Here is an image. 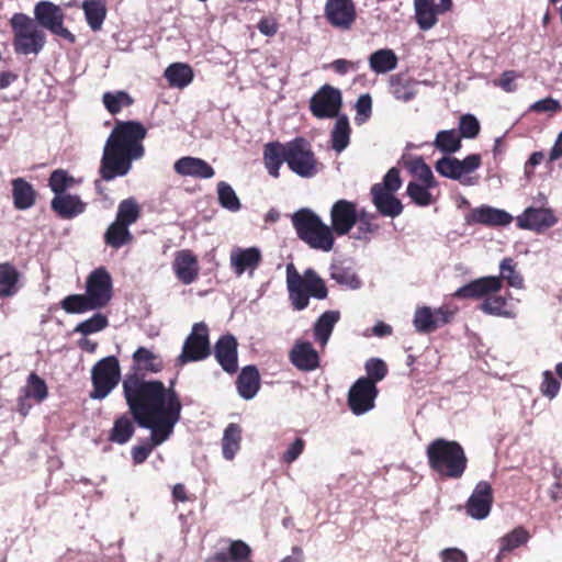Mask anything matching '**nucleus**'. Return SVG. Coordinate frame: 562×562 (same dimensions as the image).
<instances>
[{
	"label": "nucleus",
	"instance_id": "50",
	"mask_svg": "<svg viewBox=\"0 0 562 562\" xmlns=\"http://www.w3.org/2000/svg\"><path fill=\"white\" fill-rule=\"evenodd\" d=\"M61 308L69 314H81L97 310L86 294H71L60 302Z\"/></svg>",
	"mask_w": 562,
	"mask_h": 562
},
{
	"label": "nucleus",
	"instance_id": "20",
	"mask_svg": "<svg viewBox=\"0 0 562 562\" xmlns=\"http://www.w3.org/2000/svg\"><path fill=\"white\" fill-rule=\"evenodd\" d=\"M493 503V490L488 482L480 481L470 495L465 509L467 514L477 520L488 516Z\"/></svg>",
	"mask_w": 562,
	"mask_h": 562
},
{
	"label": "nucleus",
	"instance_id": "13",
	"mask_svg": "<svg viewBox=\"0 0 562 562\" xmlns=\"http://www.w3.org/2000/svg\"><path fill=\"white\" fill-rule=\"evenodd\" d=\"M86 295L97 310L104 307L111 301L112 278L105 268H97L88 276Z\"/></svg>",
	"mask_w": 562,
	"mask_h": 562
},
{
	"label": "nucleus",
	"instance_id": "58",
	"mask_svg": "<svg viewBox=\"0 0 562 562\" xmlns=\"http://www.w3.org/2000/svg\"><path fill=\"white\" fill-rule=\"evenodd\" d=\"M429 189L430 188H427L426 184L422 186L416 182H409L407 186V194L416 205L428 206L432 203Z\"/></svg>",
	"mask_w": 562,
	"mask_h": 562
},
{
	"label": "nucleus",
	"instance_id": "27",
	"mask_svg": "<svg viewBox=\"0 0 562 562\" xmlns=\"http://www.w3.org/2000/svg\"><path fill=\"white\" fill-rule=\"evenodd\" d=\"M175 171L183 177L210 179L214 176L213 167L205 160L196 157H182L175 162Z\"/></svg>",
	"mask_w": 562,
	"mask_h": 562
},
{
	"label": "nucleus",
	"instance_id": "51",
	"mask_svg": "<svg viewBox=\"0 0 562 562\" xmlns=\"http://www.w3.org/2000/svg\"><path fill=\"white\" fill-rule=\"evenodd\" d=\"M217 198L220 205L231 212H237L241 207L236 192L232 186L225 181H220L217 183Z\"/></svg>",
	"mask_w": 562,
	"mask_h": 562
},
{
	"label": "nucleus",
	"instance_id": "10",
	"mask_svg": "<svg viewBox=\"0 0 562 562\" xmlns=\"http://www.w3.org/2000/svg\"><path fill=\"white\" fill-rule=\"evenodd\" d=\"M211 355L209 327L204 322L195 323L191 333L184 339L177 366H184L206 359Z\"/></svg>",
	"mask_w": 562,
	"mask_h": 562
},
{
	"label": "nucleus",
	"instance_id": "11",
	"mask_svg": "<svg viewBox=\"0 0 562 562\" xmlns=\"http://www.w3.org/2000/svg\"><path fill=\"white\" fill-rule=\"evenodd\" d=\"M342 105V97L339 89L324 85L310 100L312 114L317 119L338 117Z\"/></svg>",
	"mask_w": 562,
	"mask_h": 562
},
{
	"label": "nucleus",
	"instance_id": "16",
	"mask_svg": "<svg viewBox=\"0 0 562 562\" xmlns=\"http://www.w3.org/2000/svg\"><path fill=\"white\" fill-rule=\"evenodd\" d=\"M378 389L374 381L358 379L348 393V405L355 415H362L374 407Z\"/></svg>",
	"mask_w": 562,
	"mask_h": 562
},
{
	"label": "nucleus",
	"instance_id": "60",
	"mask_svg": "<svg viewBox=\"0 0 562 562\" xmlns=\"http://www.w3.org/2000/svg\"><path fill=\"white\" fill-rule=\"evenodd\" d=\"M366 371L368 380L374 381V384L383 380L387 373V367L383 360L379 358H371L366 362Z\"/></svg>",
	"mask_w": 562,
	"mask_h": 562
},
{
	"label": "nucleus",
	"instance_id": "52",
	"mask_svg": "<svg viewBox=\"0 0 562 562\" xmlns=\"http://www.w3.org/2000/svg\"><path fill=\"white\" fill-rule=\"evenodd\" d=\"M105 109L111 114L121 112L123 108L130 106L133 103V99L125 91L105 92L102 97Z\"/></svg>",
	"mask_w": 562,
	"mask_h": 562
},
{
	"label": "nucleus",
	"instance_id": "23",
	"mask_svg": "<svg viewBox=\"0 0 562 562\" xmlns=\"http://www.w3.org/2000/svg\"><path fill=\"white\" fill-rule=\"evenodd\" d=\"M290 362L300 371L311 372L319 367V355L312 342L296 340L289 351Z\"/></svg>",
	"mask_w": 562,
	"mask_h": 562
},
{
	"label": "nucleus",
	"instance_id": "30",
	"mask_svg": "<svg viewBox=\"0 0 562 562\" xmlns=\"http://www.w3.org/2000/svg\"><path fill=\"white\" fill-rule=\"evenodd\" d=\"M288 143L270 142L263 148V162L268 173L279 178L280 168L288 159Z\"/></svg>",
	"mask_w": 562,
	"mask_h": 562
},
{
	"label": "nucleus",
	"instance_id": "33",
	"mask_svg": "<svg viewBox=\"0 0 562 562\" xmlns=\"http://www.w3.org/2000/svg\"><path fill=\"white\" fill-rule=\"evenodd\" d=\"M12 200L16 210L25 211L31 209L36 201L34 187L24 178H15L11 181Z\"/></svg>",
	"mask_w": 562,
	"mask_h": 562
},
{
	"label": "nucleus",
	"instance_id": "29",
	"mask_svg": "<svg viewBox=\"0 0 562 562\" xmlns=\"http://www.w3.org/2000/svg\"><path fill=\"white\" fill-rule=\"evenodd\" d=\"M50 207L59 217L70 220L85 212L86 203L78 195L65 193L55 195L50 202Z\"/></svg>",
	"mask_w": 562,
	"mask_h": 562
},
{
	"label": "nucleus",
	"instance_id": "54",
	"mask_svg": "<svg viewBox=\"0 0 562 562\" xmlns=\"http://www.w3.org/2000/svg\"><path fill=\"white\" fill-rule=\"evenodd\" d=\"M108 325V317L101 313H97L90 318L77 324V326L74 328V333H79L83 336H88L105 329Z\"/></svg>",
	"mask_w": 562,
	"mask_h": 562
},
{
	"label": "nucleus",
	"instance_id": "42",
	"mask_svg": "<svg viewBox=\"0 0 562 562\" xmlns=\"http://www.w3.org/2000/svg\"><path fill=\"white\" fill-rule=\"evenodd\" d=\"M480 308L483 313L487 315L504 317V318H515L516 313L514 310L508 307L506 297L502 295H487L484 301L481 303Z\"/></svg>",
	"mask_w": 562,
	"mask_h": 562
},
{
	"label": "nucleus",
	"instance_id": "26",
	"mask_svg": "<svg viewBox=\"0 0 562 562\" xmlns=\"http://www.w3.org/2000/svg\"><path fill=\"white\" fill-rule=\"evenodd\" d=\"M371 195L372 203L381 215L394 218L402 214V202L393 192H387L381 184L372 186Z\"/></svg>",
	"mask_w": 562,
	"mask_h": 562
},
{
	"label": "nucleus",
	"instance_id": "63",
	"mask_svg": "<svg viewBox=\"0 0 562 562\" xmlns=\"http://www.w3.org/2000/svg\"><path fill=\"white\" fill-rule=\"evenodd\" d=\"M305 447V441L297 437L295 440L288 447L282 456V461L286 464L293 463L303 452Z\"/></svg>",
	"mask_w": 562,
	"mask_h": 562
},
{
	"label": "nucleus",
	"instance_id": "34",
	"mask_svg": "<svg viewBox=\"0 0 562 562\" xmlns=\"http://www.w3.org/2000/svg\"><path fill=\"white\" fill-rule=\"evenodd\" d=\"M340 319L339 311H326L315 322L313 326L314 339L322 347H325L331 336L335 325Z\"/></svg>",
	"mask_w": 562,
	"mask_h": 562
},
{
	"label": "nucleus",
	"instance_id": "9",
	"mask_svg": "<svg viewBox=\"0 0 562 562\" xmlns=\"http://www.w3.org/2000/svg\"><path fill=\"white\" fill-rule=\"evenodd\" d=\"M480 166L481 156L479 154H471L462 160L443 156L436 161L435 170L445 178L460 181L463 186H474L477 183V178L468 175L474 172Z\"/></svg>",
	"mask_w": 562,
	"mask_h": 562
},
{
	"label": "nucleus",
	"instance_id": "43",
	"mask_svg": "<svg viewBox=\"0 0 562 562\" xmlns=\"http://www.w3.org/2000/svg\"><path fill=\"white\" fill-rule=\"evenodd\" d=\"M432 145L445 156H450L461 148V136L456 130L439 131Z\"/></svg>",
	"mask_w": 562,
	"mask_h": 562
},
{
	"label": "nucleus",
	"instance_id": "14",
	"mask_svg": "<svg viewBox=\"0 0 562 562\" xmlns=\"http://www.w3.org/2000/svg\"><path fill=\"white\" fill-rule=\"evenodd\" d=\"M357 203L340 199L330 207V228L333 234L345 236L356 226L358 220Z\"/></svg>",
	"mask_w": 562,
	"mask_h": 562
},
{
	"label": "nucleus",
	"instance_id": "8",
	"mask_svg": "<svg viewBox=\"0 0 562 562\" xmlns=\"http://www.w3.org/2000/svg\"><path fill=\"white\" fill-rule=\"evenodd\" d=\"M121 369L115 356H109L99 360L91 370L93 390L90 397L93 400L105 398L119 384Z\"/></svg>",
	"mask_w": 562,
	"mask_h": 562
},
{
	"label": "nucleus",
	"instance_id": "36",
	"mask_svg": "<svg viewBox=\"0 0 562 562\" xmlns=\"http://www.w3.org/2000/svg\"><path fill=\"white\" fill-rule=\"evenodd\" d=\"M398 58L390 48H381L373 52L369 57L370 69L380 75L394 70L397 67Z\"/></svg>",
	"mask_w": 562,
	"mask_h": 562
},
{
	"label": "nucleus",
	"instance_id": "18",
	"mask_svg": "<svg viewBox=\"0 0 562 562\" xmlns=\"http://www.w3.org/2000/svg\"><path fill=\"white\" fill-rule=\"evenodd\" d=\"M325 16L337 29L349 30L356 21V7L352 0H327Z\"/></svg>",
	"mask_w": 562,
	"mask_h": 562
},
{
	"label": "nucleus",
	"instance_id": "25",
	"mask_svg": "<svg viewBox=\"0 0 562 562\" xmlns=\"http://www.w3.org/2000/svg\"><path fill=\"white\" fill-rule=\"evenodd\" d=\"M503 282L498 277H482L463 286H460L452 294L456 299H480L501 290Z\"/></svg>",
	"mask_w": 562,
	"mask_h": 562
},
{
	"label": "nucleus",
	"instance_id": "31",
	"mask_svg": "<svg viewBox=\"0 0 562 562\" xmlns=\"http://www.w3.org/2000/svg\"><path fill=\"white\" fill-rule=\"evenodd\" d=\"M162 369L160 357L145 347H138L133 353V372L131 374L157 373Z\"/></svg>",
	"mask_w": 562,
	"mask_h": 562
},
{
	"label": "nucleus",
	"instance_id": "57",
	"mask_svg": "<svg viewBox=\"0 0 562 562\" xmlns=\"http://www.w3.org/2000/svg\"><path fill=\"white\" fill-rule=\"evenodd\" d=\"M139 217V207L134 199H125L120 202L116 221L127 226L134 224Z\"/></svg>",
	"mask_w": 562,
	"mask_h": 562
},
{
	"label": "nucleus",
	"instance_id": "56",
	"mask_svg": "<svg viewBox=\"0 0 562 562\" xmlns=\"http://www.w3.org/2000/svg\"><path fill=\"white\" fill-rule=\"evenodd\" d=\"M498 277L501 281L505 280L508 285L521 289L524 286V279L521 274L516 270L514 260L512 258H504L499 265Z\"/></svg>",
	"mask_w": 562,
	"mask_h": 562
},
{
	"label": "nucleus",
	"instance_id": "53",
	"mask_svg": "<svg viewBox=\"0 0 562 562\" xmlns=\"http://www.w3.org/2000/svg\"><path fill=\"white\" fill-rule=\"evenodd\" d=\"M30 398L41 403L47 397V385L45 381L36 373H31L27 378V384L21 390Z\"/></svg>",
	"mask_w": 562,
	"mask_h": 562
},
{
	"label": "nucleus",
	"instance_id": "62",
	"mask_svg": "<svg viewBox=\"0 0 562 562\" xmlns=\"http://www.w3.org/2000/svg\"><path fill=\"white\" fill-rule=\"evenodd\" d=\"M228 554L231 560L234 562H248V559L251 554V549L246 542L241 540H235L231 542Z\"/></svg>",
	"mask_w": 562,
	"mask_h": 562
},
{
	"label": "nucleus",
	"instance_id": "40",
	"mask_svg": "<svg viewBox=\"0 0 562 562\" xmlns=\"http://www.w3.org/2000/svg\"><path fill=\"white\" fill-rule=\"evenodd\" d=\"M192 68L182 63H175L165 70V78L171 87L182 89L189 86L193 80Z\"/></svg>",
	"mask_w": 562,
	"mask_h": 562
},
{
	"label": "nucleus",
	"instance_id": "47",
	"mask_svg": "<svg viewBox=\"0 0 562 562\" xmlns=\"http://www.w3.org/2000/svg\"><path fill=\"white\" fill-rule=\"evenodd\" d=\"M375 218L374 213H369L364 209L359 210L357 229L351 237L356 240L369 241L371 235L379 229V225L373 223Z\"/></svg>",
	"mask_w": 562,
	"mask_h": 562
},
{
	"label": "nucleus",
	"instance_id": "6",
	"mask_svg": "<svg viewBox=\"0 0 562 562\" xmlns=\"http://www.w3.org/2000/svg\"><path fill=\"white\" fill-rule=\"evenodd\" d=\"M13 47L19 55H37L46 43L43 30L34 20L24 13H15L11 18Z\"/></svg>",
	"mask_w": 562,
	"mask_h": 562
},
{
	"label": "nucleus",
	"instance_id": "37",
	"mask_svg": "<svg viewBox=\"0 0 562 562\" xmlns=\"http://www.w3.org/2000/svg\"><path fill=\"white\" fill-rule=\"evenodd\" d=\"M82 10L90 29L92 31L101 30L106 16L105 0H83Z\"/></svg>",
	"mask_w": 562,
	"mask_h": 562
},
{
	"label": "nucleus",
	"instance_id": "12",
	"mask_svg": "<svg viewBox=\"0 0 562 562\" xmlns=\"http://www.w3.org/2000/svg\"><path fill=\"white\" fill-rule=\"evenodd\" d=\"M35 22L38 26L47 29L69 42L75 41L74 34L64 27L63 10L50 1H41L34 8Z\"/></svg>",
	"mask_w": 562,
	"mask_h": 562
},
{
	"label": "nucleus",
	"instance_id": "59",
	"mask_svg": "<svg viewBox=\"0 0 562 562\" xmlns=\"http://www.w3.org/2000/svg\"><path fill=\"white\" fill-rule=\"evenodd\" d=\"M461 137L474 138L480 133V123L472 114H463L459 122V132Z\"/></svg>",
	"mask_w": 562,
	"mask_h": 562
},
{
	"label": "nucleus",
	"instance_id": "38",
	"mask_svg": "<svg viewBox=\"0 0 562 562\" xmlns=\"http://www.w3.org/2000/svg\"><path fill=\"white\" fill-rule=\"evenodd\" d=\"M20 272L9 263H0V297H10L19 291Z\"/></svg>",
	"mask_w": 562,
	"mask_h": 562
},
{
	"label": "nucleus",
	"instance_id": "19",
	"mask_svg": "<svg viewBox=\"0 0 562 562\" xmlns=\"http://www.w3.org/2000/svg\"><path fill=\"white\" fill-rule=\"evenodd\" d=\"M416 22L420 30H430L437 23V15L449 11L452 0H414Z\"/></svg>",
	"mask_w": 562,
	"mask_h": 562
},
{
	"label": "nucleus",
	"instance_id": "61",
	"mask_svg": "<svg viewBox=\"0 0 562 562\" xmlns=\"http://www.w3.org/2000/svg\"><path fill=\"white\" fill-rule=\"evenodd\" d=\"M560 382L553 376L552 372L544 371L542 373V382L540 384V392L541 394L553 400L557 397L560 391Z\"/></svg>",
	"mask_w": 562,
	"mask_h": 562
},
{
	"label": "nucleus",
	"instance_id": "24",
	"mask_svg": "<svg viewBox=\"0 0 562 562\" xmlns=\"http://www.w3.org/2000/svg\"><path fill=\"white\" fill-rule=\"evenodd\" d=\"M237 340L233 335H223L214 346V356L221 368L227 373H235L238 369Z\"/></svg>",
	"mask_w": 562,
	"mask_h": 562
},
{
	"label": "nucleus",
	"instance_id": "28",
	"mask_svg": "<svg viewBox=\"0 0 562 562\" xmlns=\"http://www.w3.org/2000/svg\"><path fill=\"white\" fill-rule=\"evenodd\" d=\"M172 268L176 277L187 285L194 282L199 274L196 257L190 250L178 251Z\"/></svg>",
	"mask_w": 562,
	"mask_h": 562
},
{
	"label": "nucleus",
	"instance_id": "49",
	"mask_svg": "<svg viewBox=\"0 0 562 562\" xmlns=\"http://www.w3.org/2000/svg\"><path fill=\"white\" fill-rule=\"evenodd\" d=\"M411 173L420 180L427 188L437 187L438 182L434 177L430 167L424 161L423 157L418 156L407 162Z\"/></svg>",
	"mask_w": 562,
	"mask_h": 562
},
{
	"label": "nucleus",
	"instance_id": "15",
	"mask_svg": "<svg viewBox=\"0 0 562 562\" xmlns=\"http://www.w3.org/2000/svg\"><path fill=\"white\" fill-rule=\"evenodd\" d=\"M454 315V311L441 306L430 308L428 306L417 307L413 318V325L417 333L430 334L448 324Z\"/></svg>",
	"mask_w": 562,
	"mask_h": 562
},
{
	"label": "nucleus",
	"instance_id": "3",
	"mask_svg": "<svg viewBox=\"0 0 562 562\" xmlns=\"http://www.w3.org/2000/svg\"><path fill=\"white\" fill-rule=\"evenodd\" d=\"M286 286L291 304L296 311L305 310L310 304V297L325 300L328 296L325 281L312 268L300 274L293 263H288Z\"/></svg>",
	"mask_w": 562,
	"mask_h": 562
},
{
	"label": "nucleus",
	"instance_id": "2",
	"mask_svg": "<svg viewBox=\"0 0 562 562\" xmlns=\"http://www.w3.org/2000/svg\"><path fill=\"white\" fill-rule=\"evenodd\" d=\"M146 127L138 121H119L108 137L100 165V176L104 181H112L126 176L132 162L144 157L143 140Z\"/></svg>",
	"mask_w": 562,
	"mask_h": 562
},
{
	"label": "nucleus",
	"instance_id": "32",
	"mask_svg": "<svg viewBox=\"0 0 562 562\" xmlns=\"http://www.w3.org/2000/svg\"><path fill=\"white\" fill-rule=\"evenodd\" d=\"M236 387L239 396L244 400H252L260 389V374L255 366H247L241 369Z\"/></svg>",
	"mask_w": 562,
	"mask_h": 562
},
{
	"label": "nucleus",
	"instance_id": "39",
	"mask_svg": "<svg viewBox=\"0 0 562 562\" xmlns=\"http://www.w3.org/2000/svg\"><path fill=\"white\" fill-rule=\"evenodd\" d=\"M241 428L238 424L231 423L224 430L222 438V452L224 459L231 461L240 449Z\"/></svg>",
	"mask_w": 562,
	"mask_h": 562
},
{
	"label": "nucleus",
	"instance_id": "45",
	"mask_svg": "<svg viewBox=\"0 0 562 562\" xmlns=\"http://www.w3.org/2000/svg\"><path fill=\"white\" fill-rule=\"evenodd\" d=\"M528 539L529 533L522 527H517L513 531L506 533L499 539V552L496 557V561L499 562L505 553L525 544Z\"/></svg>",
	"mask_w": 562,
	"mask_h": 562
},
{
	"label": "nucleus",
	"instance_id": "44",
	"mask_svg": "<svg viewBox=\"0 0 562 562\" xmlns=\"http://www.w3.org/2000/svg\"><path fill=\"white\" fill-rule=\"evenodd\" d=\"M329 271L330 279L344 288L358 290L362 286L361 279L351 268L340 265H331Z\"/></svg>",
	"mask_w": 562,
	"mask_h": 562
},
{
	"label": "nucleus",
	"instance_id": "5",
	"mask_svg": "<svg viewBox=\"0 0 562 562\" xmlns=\"http://www.w3.org/2000/svg\"><path fill=\"white\" fill-rule=\"evenodd\" d=\"M297 237L310 248L329 252L335 245V237L329 225L313 210L303 207L291 216Z\"/></svg>",
	"mask_w": 562,
	"mask_h": 562
},
{
	"label": "nucleus",
	"instance_id": "1",
	"mask_svg": "<svg viewBox=\"0 0 562 562\" xmlns=\"http://www.w3.org/2000/svg\"><path fill=\"white\" fill-rule=\"evenodd\" d=\"M123 395L135 423L150 430L154 445H161L173 434L181 418L182 404L179 395L161 381L145 380L138 374H126Z\"/></svg>",
	"mask_w": 562,
	"mask_h": 562
},
{
	"label": "nucleus",
	"instance_id": "55",
	"mask_svg": "<svg viewBox=\"0 0 562 562\" xmlns=\"http://www.w3.org/2000/svg\"><path fill=\"white\" fill-rule=\"evenodd\" d=\"M75 183V178L64 169L54 170L48 180V186L55 195L65 194L66 190L74 187Z\"/></svg>",
	"mask_w": 562,
	"mask_h": 562
},
{
	"label": "nucleus",
	"instance_id": "17",
	"mask_svg": "<svg viewBox=\"0 0 562 562\" xmlns=\"http://www.w3.org/2000/svg\"><path fill=\"white\" fill-rule=\"evenodd\" d=\"M558 222L553 211L549 207H527L516 217L517 226L521 229H528L536 233H542L554 226Z\"/></svg>",
	"mask_w": 562,
	"mask_h": 562
},
{
	"label": "nucleus",
	"instance_id": "48",
	"mask_svg": "<svg viewBox=\"0 0 562 562\" xmlns=\"http://www.w3.org/2000/svg\"><path fill=\"white\" fill-rule=\"evenodd\" d=\"M134 431L133 420L128 416L122 415L115 419L109 439L112 442L124 445L132 438Z\"/></svg>",
	"mask_w": 562,
	"mask_h": 562
},
{
	"label": "nucleus",
	"instance_id": "21",
	"mask_svg": "<svg viewBox=\"0 0 562 562\" xmlns=\"http://www.w3.org/2000/svg\"><path fill=\"white\" fill-rule=\"evenodd\" d=\"M261 260V251L257 247H234L229 255V265L236 277H240L245 272L252 277Z\"/></svg>",
	"mask_w": 562,
	"mask_h": 562
},
{
	"label": "nucleus",
	"instance_id": "22",
	"mask_svg": "<svg viewBox=\"0 0 562 562\" xmlns=\"http://www.w3.org/2000/svg\"><path fill=\"white\" fill-rule=\"evenodd\" d=\"M513 220V215L507 211L490 205L475 207L465 216L468 224H482L490 227L507 226Z\"/></svg>",
	"mask_w": 562,
	"mask_h": 562
},
{
	"label": "nucleus",
	"instance_id": "7",
	"mask_svg": "<svg viewBox=\"0 0 562 562\" xmlns=\"http://www.w3.org/2000/svg\"><path fill=\"white\" fill-rule=\"evenodd\" d=\"M286 153V165L296 176L311 179L319 172L321 164L317 161L311 144L305 138L296 137L288 142Z\"/></svg>",
	"mask_w": 562,
	"mask_h": 562
},
{
	"label": "nucleus",
	"instance_id": "4",
	"mask_svg": "<svg viewBox=\"0 0 562 562\" xmlns=\"http://www.w3.org/2000/svg\"><path fill=\"white\" fill-rule=\"evenodd\" d=\"M426 454L429 467L441 476L459 479L467 469L468 459L457 441L436 439L428 445Z\"/></svg>",
	"mask_w": 562,
	"mask_h": 562
},
{
	"label": "nucleus",
	"instance_id": "46",
	"mask_svg": "<svg viewBox=\"0 0 562 562\" xmlns=\"http://www.w3.org/2000/svg\"><path fill=\"white\" fill-rule=\"evenodd\" d=\"M132 239L133 236L128 226L116 220L108 227L104 234L105 244L115 249L128 244Z\"/></svg>",
	"mask_w": 562,
	"mask_h": 562
},
{
	"label": "nucleus",
	"instance_id": "64",
	"mask_svg": "<svg viewBox=\"0 0 562 562\" xmlns=\"http://www.w3.org/2000/svg\"><path fill=\"white\" fill-rule=\"evenodd\" d=\"M362 66L361 60H347V59H336L330 64V68L339 74L346 75L348 72L358 71Z\"/></svg>",
	"mask_w": 562,
	"mask_h": 562
},
{
	"label": "nucleus",
	"instance_id": "35",
	"mask_svg": "<svg viewBox=\"0 0 562 562\" xmlns=\"http://www.w3.org/2000/svg\"><path fill=\"white\" fill-rule=\"evenodd\" d=\"M417 82L404 74H396L390 79V90L397 100L408 102L415 98Z\"/></svg>",
	"mask_w": 562,
	"mask_h": 562
},
{
	"label": "nucleus",
	"instance_id": "41",
	"mask_svg": "<svg viewBox=\"0 0 562 562\" xmlns=\"http://www.w3.org/2000/svg\"><path fill=\"white\" fill-rule=\"evenodd\" d=\"M336 119L330 133L331 148L337 153H341L349 145L351 130L346 115H340Z\"/></svg>",
	"mask_w": 562,
	"mask_h": 562
}]
</instances>
